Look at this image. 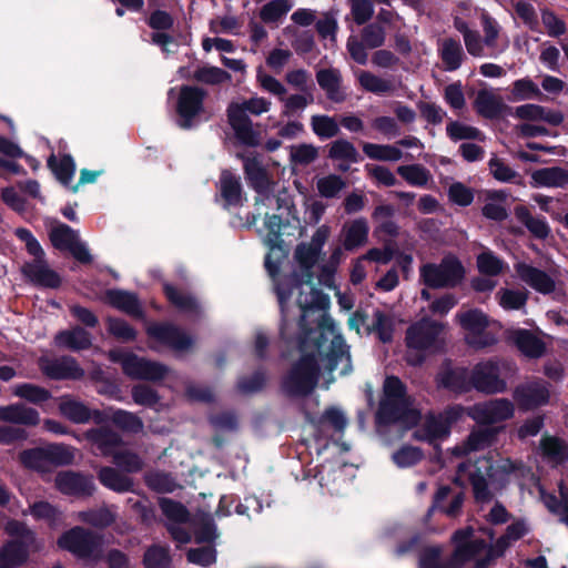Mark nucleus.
Returning a JSON list of instances; mask_svg holds the SVG:
<instances>
[{"label": "nucleus", "mask_w": 568, "mask_h": 568, "mask_svg": "<svg viewBox=\"0 0 568 568\" xmlns=\"http://www.w3.org/2000/svg\"><path fill=\"white\" fill-rule=\"evenodd\" d=\"M58 544L79 558H97L101 554L102 537L78 526L64 532Z\"/></svg>", "instance_id": "nucleus-9"}, {"label": "nucleus", "mask_w": 568, "mask_h": 568, "mask_svg": "<svg viewBox=\"0 0 568 568\" xmlns=\"http://www.w3.org/2000/svg\"><path fill=\"white\" fill-rule=\"evenodd\" d=\"M113 464L116 468L124 473L132 474L143 469L144 463L142 458L130 449H115L111 455Z\"/></svg>", "instance_id": "nucleus-49"}, {"label": "nucleus", "mask_w": 568, "mask_h": 568, "mask_svg": "<svg viewBox=\"0 0 568 568\" xmlns=\"http://www.w3.org/2000/svg\"><path fill=\"white\" fill-rule=\"evenodd\" d=\"M220 193L227 205H239L242 197L240 179L229 170L221 173L219 182Z\"/></svg>", "instance_id": "nucleus-45"}, {"label": "nucleus", "mask_w": 568, "mask_h": 568, "mask_svg": "<svg viewBox=\"0 0 568 568\" xmlns=\"http://www.w3.org/2000/svg\"><path fill=\"white\" fill-rule=\"evenodd\" d=\"M469 481L473 487L475 499L479 503H488L493 499L494 494L489 489L490 479L487 471L483 473L479 468L469 475Z\"/></svg>", "instance_id": "nucleus-55"}, {"label": "nucleus", "mask_w": 568, "mask_h": 568, "mask_svg": "<svg viewBox=\"0 0 568 568\" xmlns=\"http://www.w3.org/2000/svg\"><path fill=\"white\" fill-rule=\"evenodd\" d=\"M539 452L542 458L552 467L568 462V443L560 437L542 435L539 440Z\"/></svg>", "instance_id": "nucleus-35"}, {"label": "nucleus", "mask_w": 568, "mask_h": 568, "mask_svg": "<svg viewBox=\"0 0 568 568\" xmlns=\"http://www.w3.org/2000/svg\"><path fill=\"white\" fill-rule=\"evenodd\" d=\"M148 334L175 352L189 351L194 344L186 332L170 323L151 325Z\"/></svg>", "instance_id": "nucleus-21"}, {"label": "nucleus", "mask_w": 568, "mask_h": 568, "mask_svg": "<svg viewBox=\"0 0 568 568\" xmlns=\"http://www.w3.org/2000/svg\"><path fill=\"white\" fill-rule=\"evenodd\" d=\"M164 292L169 301L180 311L190 314L199 313V303L190 293L169 284L164 285Z\"/></svg>", "instance_id": "nucleus-48"}, {"label": "nucleus", "mask_w": 568, "mask_h": 568, "mask_svg": "<svg viewBox=\"0 0 568 568\" xmlns=\"http://www.w3.org/2000/svg\"><path fill=\"white\" fill-rule=\"evenodd\" d=\"M449 434L447 423L439 415L428 414L420 428L416 429L413 437L416 440L433 442L444 438Z\"/></svg>", "instance_id": "nucleus-42"}, {"label": "nucleus", "mask_w": 568, "mask_h": 568, "mask_svg": "<svg viewBox=\"0 0 568 568\" xmlns=\"http://www.w3.org/2000/svg\"><path fill=\"white\" fill-rule=\"evenodd\" d=\"M0 422L34 427L40 424V414L37 409L22 403L0 406Z\"/></svg>", "instance_id": "nucleus-30"}, {"label": "nucleus", "mask_w": 568, "mask_h": 568, "mask_svg": "<svg viewBox=\"0 0 568 568\" xmlns=\"http://www.w3.org/2000/svg\"><path fill=\"white\" fill-rule=\"evenodd\" d=\"M436 382L439 387L447 388L455 393H466L470 390V374L464 367H452L445 365L437 374Z\"/></svg>", "instance_id": "nucleus-33"}, {"label": "nucleus", "mask_w": 568, "mask_h": 568, "mask_svg": "<svg viewBox=\"0 0 568 568\" xmlns=\"http://www.w3.org/2000/svg\"><path fill=\"white\" fill-rule=\"evenodd\" d=\"M496 297L504 310L514 311L525 307L528 300V293L509 288H500L496 293Z\"/></svg>", "instance_id": "nucleus-57"}, {"label": "nucleus", "mask_w": 568, "mask_h": 568, "mask_svg": "<svg viewBox=\"0 0 568 568\" xmlns=\"http://www.w3.org/2000/svg\"><path fill=\"white\" fill-rule=\"evenodd\" d=\"M568 184V170L561 166H549L535 170L531 173L530 185L532 187H558Z\"/></svg>", "instance_id": "nucleus-36"}, {"label": "nucleus", "mask_w": 568, "mask_h": 568, "mask_svg": "<svg viewBox=\"0 0 568 568\" xmlns=\"http://www.w3.org/2000/svg\"><path fill=\"white\" fill-rule=\"evenodd\" d=\"M328 158L333 161H341L338 170L345 172L349 164L357 163L361 155L355 145L346 139H337L329 144Z\"/></svg>", "instance_id": "nucleus-38"}, {"label": "nucleus", "mask_w": 568, "mask_h": 568, "mask_svg": "<svg viewBox=\"0 0 568 568\" xmlns=\"http://www.w3.org/2000/svg\"><path fill=\"white\" fill-rule=\"evenodd\" d=\"M514 213L535 237L544 240L550 234V227L545 219L534 216L526 206H516Z\"/></svg>", "instance_id": "nucleus-44"}, {"label": "nucleus", "mask_w": 568, "mask_h": 568, "mask_svg": "<svg viewBox=\"0 0 568 568\" xmlns=\"http://www.w3.org/2000/svg\"><path fill=\"white\" fill-rule=\"evenodd\" d=\"M317 191L323 197H335L345 186L344 180L336 174L321 178L316 183Z\"/></svg>", "instance_id": "nucleus-64"}, {"label": "nucleus", "mask_w": 568, "mask_h": 568, "mask_svg": "<svg viewBox=\"0 0 568 568\" xmlns=\"http://www.w3.org/2000/svg\"><path fill=\"white\" fill-rule=\"evenodd\" d=\"M146 568H170L171 558L169 550L162 546H152L144 554Z\"/></svg>", "instance_id": "nucleus-63"}, {"label": "nucleus", "mask_w": 568, "mask_h": 568, "mask_svg": "<svg viewBox=\"0 0 568 568\" xmlns=\"http://www.w3.org/2000/svg\"><path fill=\"white\" fill-rule=\"evenodd\" d=\"M363 152L372 160L384 162H396L403 159L404 153L396 144L363 143Z\"/></svg>", "instance_id": "nucleus-47"}, {"label": "nucleus", "mask_w": 568, "mask_h": 568, "mask_svg": "<svg viewBox=\"0 0 568 568\" xmlns=\"http://www.w3.org/2000/svg\"><path fill=\"white\" fill-rule=\"evenodd\" d=\"M303 93L286 94L282 98L283 115L290 116L298 111H303L307 105L314 102L313 93L310 91H302Z\"/></svg>", "instance_id": "nucleus-58"}, {"label": "nucleus", "mask_w": 568, "mask_h": 568, "mask_svg": "<svg viewBox=\"0 0 568 568\" xmlns=\"http://www.w3.org/2000/svg\"><path fill=\"white\" fill-rule=\"evenodd\" d=\"M105 301L111 306L134 317L143 315L141 305L135 294L121 290H109L105 293Z\"/></svg>", "instance_id": "nucleus-40"}, {"label": "nucleus", "mask_w": 568, "mask_h": 568, "mask_svg": "<svg viewBox=\"0 0 568 568\" xmlns=\"http://www.w3.org/2000/svg\"><path fill=\"white\" fill-rule=\"evenodd\" d=\"M52 245L60 251H68L78 262L90 264L92 255L85 243L80 240L77 231L67 224H58L50 230L49 233Z\"/></svg>", "instance_id": "nucleus-14"}, {"label": "nucleus", "mask_w": 568, "mask_h": 568, "mask_svg": "<svg viewBox=\"0 0 568 568\" xmlns=\"http://www.w3.org/2000/svg\"><path fill=\"white\" fill-rule=\"evenodd\" d=\"M357 81L363 90L377 95L389 94L396 90L392 79L382 78L366 70H361L357 73Z\"/></svg>", "instance_id": "nucleus-43"}, {"label": "nucleus", "mask_w": 568, "mask_h": 568, "mask_svg": "<svg viewBox=\"0 0 568 568\" xmlns=\"http://www.w3.org/2000/svg\"><path fill=\"white\" fill-rule=\"evenodd\" d=\"M438 54L447 71L459 69L466 59L460 42L454 38H444L439 42Z\"/></svg>", "instance_id": "nucleus-39"}, {"label": "nucleus", "mask_w": 568, "mask_h": 568, "mask_svg": "<svg viewBox=\"0 0 568 568\" xmlns=\"http://www.w3.org/2000/svg\"><path fill=\"white\" fill-rule=\"evenodd\" d=\"M526 469L525 464L521 460H513L510 458H503L498 460L495 465H489L487 467V476L490 479L491 484L495 481H505L506 477L510 474L518 473L520 475L524 474Z\"/></svg>", "instance_id": "nucleus-46"}, {"label": "nucleus", "mask_w": 568, "mask_h": 568, "mask_svg": "<svg viewBox=\"0 0 568 568\" xmlns=\"http://www.w3.org/2000/svg\"><path fill=\"white\" fill-rule=\"evenodd\" d=\"M420 420V413L414 407L413 399L406 394V386L395 376H388L383 384V397L376 413L379 425L400 424L410 428Z\"/></svg>", "instance_id": "nucleus-2"}, {"label": "nucleus", "mask_w": 568, "mask_h": 568, "mask_svg": "<svg viewBox=\"0 0 568 568\" xmlns=\"http://www.w3.org/2000/svg\"><path fill=\"white\" fill-rule=\"evenodd\" d=\"M54 484L59 491L71 496H91L95 490L91 476H85L72 470L58 473Z\"/></svg>", "instance_id": "nucleus-24"}, {"label": "nucleus", "mask_w": 568, "mask_h": 568, "mask_svg": "<svg viewBox=\"0 0 568 568\" xmlns=\"http://www.w3.org/2000/svg\"><path fill=\"white\" fill-rule=\"evenodd\" d=\"M45 452L49 465H70L74 460L75 449L64 444L49 445Z\"/></svg>", "instance_id": "nucleus-61"}, {"label": "nucleus", "mask_w": 568, "mask_h": 568, "mask_svg": "<svg viewBox=\"0 0 568 568\" xmlns=\"http://www.w3.org/2000/svg\"><path fill=\"white\" fill-rule=\"evenodd\" d=\"M83 438L91 445L95 454L111 456L122 445V437L109 426H100L85 430Z\"/></svg>", "instance_id": "nucleus-25"}, {"label": "nucleus", "mask_w": 568, "mask_h": 568, "mask_svg": "<svg viewBox=\"0 0 568 568\" xmlns=\"http://www.w3.org/2000/svg\"><path fill=\"white\" fill-rule=\"evenodd\" d=\"M7 530L17 535V539L9 541L0 551V568H17L26 562L29 551L37 550L36 538L23 524L11 521L7 526Z\"/></svg>", "instance_id": "nucleus-6"}, {"label": "nucleus", "mask_w": 568, "mask_h": 568, "mask_svg": "<svg viewBox=\"0 0 568 568\" xmlns=\"http://www.w3.org/2000/svg\"><path fill=\"white\" fill-rule=\"evenodd\" d=\"M397 173L410 185L424 186L432 179L430 172L420 164L400 165Z\"/></svg>", "instance_id": "nucleus-53"}, {"label": "nucleus", "mask_w": 568, "mask_h": 568, "mask_svg": "<svg viewBox=\"0 0 568 568\" xmlns=\"http://www.w3.org/2000/svg\"><path fill=\"white\" fill-rule=\"evenodd\" d=\"M316 81L329 101L343 103L347 99V93L343 88V75L338 69H320L316 72Z\"/></svg>", "instance_id": "nucleus-28"}, {"label": "nucleus", "mask_w": 568, "mask_h": 568, "mask_svg": "<svg viewBox=\"0 0 568 568\" xmlns=\"http://www.w3.org/2000/svg\"><path fill=\"white\" fill-rule=\"evenodd\" d=\"M13 394L36 405L51 398V393L47 388L30 383L17 385L13 389Z\"/></svg>", "instance_id": "nucleus-54"}, {"label": "nucleus", "mask_w": 568, "mask_h": 568, "mask_svg": "<svg viewBox=\"0 0 568 568\" xmlns=\"http://www.w3.org/2000/svg\"><path fill=\"white\" fill-rule=\"evenodd\" d=\"M114 359L121 364L123 373L132 379L158 382L170 373L166 365L133 353L120 354Z\"/></svg>", "instance_id": "nucleus-10"}, {"label": "nucleus", "mask_w": 568, "mask_h": 568, "mask_svg": "<svg viewBox=\"0 0 568 568\" xmlns=\"http://www.w3.org/2000/svg\"><path fill=\"white\" fill-rule=\"evenodd\" d=\"M48 165L63 185H69L75 171L74 161L70 155H63L59 160L51 155Z\"/></svg>", "instance_id": "nucleus-51"}, {"label": "nucleus", "mask_w": 568, "mask_h": 568, "mask_svg": "<svg viewBox=\"0 0 568 568\" xmlns=\"http://www.w3.org/2000/svg\"><path fill=\"white\" fill-rule=\"evenodd\" d=\"M145 483L148 487L158 493H172L179 487L171 475L161 471L148 474Z\"/></svg>", "instance_id": "nucleus-62"}, {"label": "nucleus", "mask_w": 568, "mask_h": 568, "mask_svg": "<svg viewBox=\"0 0 568 568\" xmlns=\"http://www.w3.org/2000/svg\"><path fill=\"white\" fill-rule=\"evenodd\" d=\"M514 267L518 277L536 292L544 295L551 294L555 292L556 282L545 271L539 270L525 262H518L515 264Z\"/></svg>", "instance_id": "nucleus-26"}, {"label": "nucleus", "mask_w": 568, "mask_h": 568, "mask_svg": "<svg viewBox=\"0 0 568 568\" xmlns=\"http://www.w3.org/2000/svg\"><path fill=\"white\" fill-rule=\"evenodd\" d=\"M206 92L197 87L183 85L178 100V113L181 116L180 126L190 129L192 120L203 110Z\"/></svg>", "instance_id": "nucleus-19"}, {"label": "nucleus", "mask_w": 568, "mask_h": 568, "mask_svg": "<svg viewBox=\"0 0 568 568\" xmlns=\"http://www.w3.org/2000/svg\"><path fill=\"white\" fill-rule=\"evenodd\" d=\"M192 78L203 84L216 85L230 81L231 74L217 67L203 65L193 72Z\"/></svg>", "instance_id": "nucleus-52"}, {"label": "nucleus", "mask_w": 568, "mask_h": 568, "mask_svg": "<svg viewBox=\"0 0 568 568\" xmlns=\"http://www.w3.org/2000/svg\"><path fill=\"white\" fill-rule=\"evenodd\" d=\"M452 540L455 544L454 551L450 555L452 565L457 568H463L469 562H473L474 568H477V562L484 559L485 554H487V542L484 539L474 538L471 527L456 530Z\"/></svg>", "instance_id": "nucleus-7"}, {"label": "nucleus", "mask_w": 568, "mask_h": 568, "mask_svg": "<svg viewBox=\"0 0 568 568\" xmlns=\"http://www.w3.org/2000/svg\"><path fill=\"white\" fill-rule=\"evenodd\" d=\"M55 343L60 347L72 351H81L91 347L92 337L89 332L80 326L65 329L57 334Z\"/></svg>", "instance_id": "nucleus-41"}, {"label": "nucleus", "mask_w": 568, "mask_h": 568, "mask_svg": "<svg viewBox=\"0 0 568 568\" xmlns=\"http://www.w3.org/2000/svg\"><path fill=\"white\" fill-rule=\"evenodd\" d=\"M110 418L116 427L126 433L138 434L144 429L143 420L136 414L124 409L113 410Z\"/></svg>", "instance_id": "nucleus-50"}, {"label": "nucleus", "mask_w": 568, "mask_h": 568, "mask_svg": "<svg viewBox=\"0 0 568 568\" xmlns=\"http://www.w3.org/2000/svg\"><path fill=\"white\" fill-rule=\"evenodd\" d=\"M515 404L508 398H494L468 407L467 415L477 425L495 427L515 416Z\"/></svg>", "instance_id": "nucleus-8"}, {"label": "nucleus", "mask_w": 568, "mask_h": 568, "mask_svg": "<svg viewBox=\"0 0 568 568\" xmlns=\"http://www.w3.org/2000/svg\"><path fill=\"white\" fill-rule=\"evenodd\" d=\"M311 126L320 139H331L339 133L338 122L335 118L328 115H313Z\"/></svg>", "instance_id": "nucleus-56"}, {"label": "nucleus", "mask_w": 568, "mask_h": 568, "mask_svg": "<svg viewBox=\"0 0 568 568\" xmlns=\"http://www.w3.org/2000/svg\"><path fill=\"white\" fill-rule=\"evenodd\" d=\"M244 172L251 186L257 192L255 205L270 206L275 201L277 209L281 207V199L272 194V182L267 176L266 170L256 158H244Z\"/></svg>", "instance_id": "nucleus-15"}, {"label": "nucleus", "mask_w": 568, "mask_h": 568, "mask_svg": "<svg viewBox=\"0 0 568 568\" xmlns=\"http://www.w3.org/2000/svg\"><path fill=\"white\" fill-rule=\"evenodd\" d=\"M386 31L378 23H369L361 31V39L351 36L347 39V50L351 58L361 65L366 64L368 59L367 49H377L384 45Z\"/></svg>", "instance_id": "nucleus-13"}, {"label": "nucleus", "mask_w": 568, "mask_h": 568, "mask_svg": "<svg viewBox=\"0 0 568 568\" xmlns=\"http://www.w3.org/2000/svg\"><path fill=\"white\" fill-rule=\"evenodd\" d=\"M504 427H488L477 425L471 428L468 436L454 447L453 453L456 456H465L470 453L480 452L491 447L498 440V435Z\"/></svg>", "instance_id": "nucleus-18"}, {"label": "nucleus", "mask_w": 568, "mask_h": 568, "mask_svg": "<svg viewBox=\"0 0 568 568\" xmlns=\"http://www.w3.org/2000/svg\"><path fill=\"white\" fill-rule=\"evenodd\" d=\"M58 408L62 416L75 424H85L90 420L101 424L105 420V416L101 410H91L83 402L70 395L59 398Z\"/></svg>", "instance_id": "nucleus-22"}, {"label": "nucleus", "mask_w": 568, "mask_h": 568, "mask_svg": "<svg viewBox=\"0 0 568 568\" xmlns=\"http://www.w3.org/2000/svg\"><path fill=\"white\" fill-rule=\"evenodd\" d=\"M444 331L443 323L429 318H423L410 325L406 332L407 363L419 365L424 362V351L438 349L444 342Z\"/></svg>", "instance_id": "nucleus-4"}, {"label": "nucleus", "mask_w": 568, "mask_h": 568, "mask_svg": "<svg viewBox=\"0 0 568 568\" xmlns=\"http://www.w3.org/2000/svg\"><path fill=\"white\" fill-rule=\"evenodd\" d=\"M97 477L102 486L114 493L134 491V480L119 468L102 466L98 469Z\"/></svg>", "instance_id": "nucleus-34"}, {"label": "nucleus", "mask_w": 568, "mask_h": 568, "mask_svg": "<svg viewBox=\"0 0 568 568\" xmlns=\"http://www.w3.org/2000/svg\"><path fill=\"white\" fill-rule=\"evenodd\" d=\"M528 531L529 528L525 520L520 519L511 523L506 528L504 535H501L494 544L488 545L487 554H485L484 559H480L477 562V568H488L497 558L505 555L506 550L514 541L519 540L521 537L527 535Z\"/></svg>", "instance_id": "nucleus-17"}, {"label": "nucleus", "mask_w": 568, "mask_h": 568, "mask_svg": "<svg viewBox=\"0 0 568 568\" xmlns=\"http://www.w3.org/2000/svg\"><path fill=\"white\" fill-rule=\"evenodd\" d=\"M476 112L485 119H496L510 108L504 102V99L493 90H479L474 101Z\"/></svg>", "instance_id": "nucleus-31"}, {"label": "nucleus", "mask_w": 568, "mask_h": 568, "mask_svg": "<svg viewBox=\"0 0 568 568\" xmlns=\"http://www.w3.org/2000/svg\"><path fill=\"white\" fill-rule=\"evenodd\" d=\"M456 320L460 326L468 332L466 342L475 348H484L496 343V338L490 333H485L489 325L487 315L477 308L459 312Z\"/></svg>", "instance_id": "nucleus-11"}, {"label": "nucleus", "mask_w": 568, "mask_h": 568, "mask_svg": "<svg viewBox=\"0 0 568 568\" xmlns=\"http://www.w3.org/2000/svg\"><path fill=\"white\" fill-rule=\"evenodd\" d=\"M19 459L27 468L40 471L49 466L45 447L26 449L20 453Z\"/></svg>", "instance_id": "nucleus-60"}, {"label": "nucleus", "mask_w": 568, "mask_h": 568, "mask_svg": "<svg viewBox=\"0 0 568 568\" xmlns=\"http://www.w3.org/2000/svg\"><path fill=\"white\" fill-rule=\"evenodd\" d=\"M548 386V383L540 378L527 381L515 387L513 397L520 409H535L549 403L550 392Z\"/></svg>", "instance_id": "nucleus-16"}, {"label": "nucleus", "mask_w": 568, "mask_h": 568, "mask_svg": "<svg viewBox=\"0 0 568 568\" xmlns=\"http://www.w3.org/2000/svg\"><path fill=\"white\" fill-rule=\"evenodd\" d=\"M514 115L527 121H544L551 125H559L564 121V114L559 111L549 110L538 104H524L515 109Z\"/></svg>", "instance_id": "nucleus-37"}, {"label": "nucleus", "mask_w": 568, "mask_h": 568, "mask_svg": "<svg viewBox=\"0 0 568 568\" xmlns=\"http://www.w3.org/2000/svg\"><path fill=\"white\" fill-rule=\"evenodd\" d=\"M368 233L369 225L364 217L344 223L339 234L344 250L353 252L364 246L368 242Z\"/></svg>", "instance_id": "nucleus-29"}, {"label": "nucleus", "mask_w": 568, "mask_h": 568, "mask_svg": "<svg viewBox=\"0 0 568 568\" xmlns=\"http://www.w3.org/2000/svg\"><path fill=\"white\" fill-rule=\"evenodd\" d=\"M39 365L42 373L52 379H81L84 376V369L71 356L40 358Z\"/></svg>", "instance_id": "nucleus-23"}, {"label": "nucleus", "mask_w": 568, "mask_h": 568, "mask_svg": "<svg viewBox=\"0 0 568 568\" xmlns=\"http://www.w3.org/2000/svg\"><path fill=\"white\" fill-rule=\"evenodd\" d=\"M79 518L91 526L105 528L112 525L116 517L115 514L112 513L109 508L102 507L99 509L81 511L79 514Z\"/></svg>", "instance_id": "nucleus-59"}, {"label": "nucleus", "mask_w": 568, "mask_h": 568, "mask_svg": "<svg viewBox=\"0 0 568 568\" xmlns=\"http://www.w3.org/2000/svg\"><path fill=\"white\" fill-rule=\"evenodd\" d=\"M507 338L528 358H540L546 353L545 342L529 329H511Z\"/></svg>", "instance_id": "nucleus-27"}, {"label": "nucleus", "mask_w": 568, "mask_h": 568, "mask_svg": "<svg viewBox=\"0 0 568 568\" xmlns=\"http://www.w3.org/2000/svg\"><path fill=\"white\" fill-rule=\"evenodd\" d=\"M423 283L430 288H453L465 277V268L455 256H446L440 263H427L419 270Z\"/></svg>", "instance_id": "nucleus-5"}, {"label": "nucleus", "mask_w": 568, "mask_h": 568, "mask_svg": "<svg viewBox=\"0 0 568 568\" xmlns=\"http://www.w3.org/2000/svg\"><path fill=\"white\" fill-rule=\"evenodd\" d=\"M272 102L263 97H251L242 102H231L226 109L227 122L235 138L246 146H257L261 133L254 128L248 113L260 116L271 110Z\"/></svg>", "instance_id": "nucleus-3"}, {"label": "nucleus", "mask_w": 568, "mask_h": 568, "mask_svg": "<svg viewBox=\"0 0 568 568\" xmlns=\"http://www.w3.org/2000/svg\"><path fill=\"white\" fill-rule=\"evenodd\" d=\"M486 395L504 393L507 383L500 377L499 363L495 359H487L477 363L470 372V389Z\"/></svg>", "instance_id": "nucleus-12"}, {"label": "nucleus", "mask_w": 568, "mask_h": 568, "mask_svg": "<svg viewBox=\"0 0 568 568\" xmlns=\"http://www.w3.org/2000/svg\"><path fill=\"white\" fill-rule=\"evenodd\" d=\"M148 334L175 352L189 351L194 344L186 332L170 323L151 325Z\"/></svg>", "instance_id": "nucleus-20"}, {"label": "nucleus", "mask_w": 568, "mask_h": 568, "mask_svg": "<svg viewBox=\"0 0 568 568\" xmlns=\"http://www.w3.org/2000/svg\"><path fill=\"white\" fill-rule=\"evenodd\" d=\"M22 273L34 284L55 288L60 286L61 278L55 271L50 268L45 258L33 260L22 266Z\"/></svg>", "instance_id": "nucleus-32"}, {"label": "nucleus", "mask_w": 568, "mask_h": 568, "mask_svg": "<svg viewBox=\"0 0 568 568\" xmlns=\"http://www.w3.org/2000/svg\"><path fill=\"white\" fill-rule=\"evenodd\" d=\"M320 255L321 252L306 242L297 244L294 251L300 271L292 274V281L300 290L296 302L302 311V356L284 378L283 387L295 396H306L314 390L320 377V362L326 371L338 369L342 376L352 372L348 346L326 313L329 298L313 284V267Z\"/></svg>", "instance_id": "nucleus-1"}]
</instances>
